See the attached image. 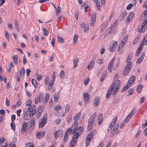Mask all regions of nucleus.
Here are the masks:
<instances>
[{"label":"nucleus","instance_id":"052dcab7","mask_svg":"<svg viewBox=\"0 0 147 147\" xmlns=\"http://www.w3.org/2000/svg\"><path fill=\"white\" fill-rule=\"evenodd\" d=\"M69 135L68 134H65V135L64 137V142H66L67 141V140L68 138Z\"/></svg>","mask_w":147,"mask_h":147},{"label":"nucleus","instance_id":"8fccbe9b","mask_svg":"<svg viewBox=\"0 0 147 147\" xmlns=\"http://www.w3.org/2000/svg\"><path fill=\"white\" fill-rule=\"evenodd\" d=\"M11 129L13 130H15L16 129L15 125L14 122H11L10 124Z\"/></svg>","mask_w":147,"mask_h":147},{"label":"nucleus","instance_id":"1a4fd4ad","mask_svg":"<svg viewBox=\"0 0 147 147\" xmlns=\"http://www.w3.org/2000/svg\"><path fill=\"white\" fill-rule=\"evenodd\" d=\"M28 128V123L26 122L23 123L21 129V131L22 133L25 132Z\"/></svg>","mask_w":147,"mask_h":147},{"label":"nucleus","instance_id":"c85d7f7f","mask_svg":"<svg viewBox=\"0 0 147 147\" xmlns=\"http://www.w3.org/2000/svg\"><path fill=\"white\" fill-rule=\"evenodd\" d=\"M130 70V69L129 68H128L127 67H125L123 72L124 75H127L129 72Z\"/></svg>","mask_w":147,"mask_h":147},{"label":"nucleus","instance_id":"393cba45","mask_svg":"<svg viewBox=\"0 0 147 147\" xmlns=\"http://www.w3.org/2000/svg\"><path fill=\"white\" fill-rule=\"evenodd\" d=\"M100 100L99 98L97 97L96 98L94 101V104L95 107L97 106L99 104Z\"/></svg>","mask_w":147,"mask_h":147},{"label":"nucleus","instance_id":"e433bc0d","mask_svg":"<svg viewBox=\"0 0 147 147\" xmlns=\"http://www.w3.org/2000/svg\"><path fill=\"white\" fill-rule=\"evenodd\" d=\"M128 37V36L127 35L125 36L122 39L121 43L125 45L127 40Z\"/></svg>","mask_w":147,"mask_h":147},{"label":"nucleus","instance_id":"774afa93","mask_svg":"<svg viewBox=\"0 0 147 147\" xmlns=\"http://www.w3.org/2000/svg\"><path fill=\"white\" fill-rule=\"evenodd\" d=\"M49 81V78L48 77H45V84L46 85L48 84Z\"/></svg>","mask_w":147,"mask_h":147},{"label":"nucleus","instance_id":"9b49d317","mask_svg":"<svg viewBox=\"0 0 147 147\" xmlns=\"http://www.w3.org/2000/svg\"><path fill=\"white\" fill-rule=\"evenodd\" d=\"M117 120V118L116 117L114 119H113L112 120V121L110 125V126L109 127L108 129V132H109V131L111 130V129L112 128V127L114 125V124L115 123L116 121Z\"/></svg>","mask_w":147,"mask_h":147},{"label":"nucleus","instance_id":"f257e3e1","mask_svg":"<svg viewBox=\"0 0 147 147\" xmlns=\"http://www.w3.org/2000/svg\"><path fill=\"white\" fill-rule=\"evenodd\" d=\"M120 84V81L119 80H116L115 82H114L111 85L108 90L106 96L107 98H108L110 97L112 92H113V95L116 94L119 90Z\"/></svg>","mask_w":147,"mask_h":147},{"label":"nucleus","instance_id":"a211bd4d","mask_svg":"<svg viewBox=\"0 0 147 147\" xmlns=\"http://www.w3.org/2000/svg\"><path fill=\"white\" fill-rule=\"evenodd\" d=\"M136 77L135 76H131L129 78L128 81V84L130 86L134 83Z\"/></svg>","mask_w":147,"mask_h":147},{"label":"nucleus","instance_id":"72a5a7b5","mask_svg":"<svg viewBox=\"0 0 147 147\" xmlns=\"http://www.w3.org/2000/svg\"><path fill=\"white\" fill-rule=\"evenodd\" d=\"M18 57L17 55H13V60L15 64H17L18 61Z\"/></svg>","mask_w":147,"mask_h":147},{"label":"nucleus","instance_id":"680f3d73","mask_svg":"<svg viewBox=\"0 0 147 147\" xmlns=\"http://www.w3.org/2000/svg\"><path fill=\"white\" fill-rule=\"evenodd\" d=\"M61 8L59 6H58L57 7V8H56V15H57L58 13H61Z\"/></svg>","mask_w":147,"mask_h":147},{"label":"nucleus","instance_id":"7c9ffc66","mask_svg":"<svg viewBox=\"0 0 147 147\" xmlns=\"http://www.w3.org/2000/svg\"><path fill=\"white\" fill-rule=\"evenodd\" d=\"M42 29L43 31L44 34L45 36H47L49 34V32L45 28L44 26H42Z\"/></svg>","mask_w":147,"mask_h":147},{"label":"nucleus","instance_id":"5701e85b","mask_svg":"<svg viewBox=\"0 0 147 147\" xmlns=\"http://www.w3.org/2000/svg\"><path fill=\"white\" fill-rule=\"evenodd\" d=\"M59 97V95L58 93H55L54 96V101L57 102L58 101Z\"/></svg>","mask_w":147,"mask_h":147},{"label":"nucleus","instance_id":"c9c22d12","mask_svg":"<svg viewBox=\"0 0 147 147\" xmlns=\"http://www.w3.org/2000/svg\"><path fill=\"white\" fill-rule=\"evenodd\" d=\"M127 15V13L126 12H123L121 15L120 17V19L121 20H123L125 18V16Z\"/></svg>","mask_w":147,"mask_h":147},{"label":"nucleus","instance_id":"3c124183","mask_svg":"<svg viewBox=\"0 0 147 147\" xmlns=\"http://www.w3.org/2000/svg\"><path fill=\"white\" fill-rule=\"evenodd\" d=\"M95 3L96 4V7L97 8V9L98 10H100V3H99V1H96V2H95Z\"/></svg>","mask_w":147,"mask_h":147},{"label":"nucleus","instance_id":"dca6fc26","mask_svg":"<svg viewBox=\"0 0 147 147\" xmlns=\"http://www.w3.org/2000/svg\"><path fill=\"white\" fill-rule=\"evenodd\" d=\"M147 15V9H146L141 14L140 18L141 20H144L146 17Z\"/></svg>","mask_w":147,"mask_h":147},{"label":"nucleus","instance_id":"2eb2a0df","mask_svg":"<svg viewBox=\"0 0 147 147\" xmlns=\"http://www.w3.org/2000/svg\"><path fill=\"white\" fill-rule=\"evenodd\" d=\"M77 142V139H74L72 138V140L70 143V147H74V146L76 144Z\"/></svg>","mask_w":147,"mask_h":147},{"label":"nucleus","instance_id":"0eeeda50","mask_svg":"<svg viewBox=\"0 0 147 147\" xmlns=\"http://www.w3.org/2000/svg\"><path fill=\"white\" fill-rule=\"evenodd\" d=\"M119 125L118 124H117L114 126L113 129H111L110 131H111L110 133V136L112 137L114 136L115 134L117 133V128L119 127Z\"/></svg>","mask_w":147,"mask_h":147},{"label":"nucleus","instance_id":"20e7f679","mask_svg":"<svg viewBox=\"0 0 147 147\" xmlns=\"http://www.w3.org/2000/svg\"><path fill=\"white\" fill-rule=\"evenodd\" d=\"M48 115L47 113H45L42 119L40 120L39 122V127L42 128L46 124V121L47 120Z\"/></svg>","mask_w":147,"mask_h":147},{"label":"nucleus","instance_id":"4d7b16f0","mask_svg":"<svg viewBox=\"0 0 147 147\" xmlns=\"http://www.w3.org/2000/svg\"><path fill=\"white\" fill-rule=\"evenodd\" d=\"M32 104V101L31 100H28L26 102V105L28 106H30Z\"/></svg>","mask_w":147,"mask_h":147},{"label":"nucleus","instance_id":"aec40b11","mask_svg":"<svg viewBox=\"0 0 147 147\" xmlns=\"http://www.w3.org/2000/svg\"><path fill=\"white\" fill-rule=\"evenodd\" d=\"M134 13H130L129 15L127 20V21L128 23H129L131 20L132 19L134 16Z\"/></svg>","mask_w":147,"mask_h":147},{"label":"nucleus","instance_id":"603ef678","mask_svg":"<svg viewBox=\"0 0 147 147\" xmlns=\"http://www.w3.org/2000/svg\"><path fill=\"white\" fill-rule=\"evenodd\" d=\"M73 131V129L71 128H68L67 130L65 132V134H68V135L70 134V133H72V131Z\"/></svg>","mask_w":147,"mask_h":147},{"label":"nucleus","instance_id":"f8f14e48","mask_svg":"<svg viewBox=\"0 0 147 147\" xmlns=\"http://www.w3.org/2000/svg\"><path fill=\"white\" fill-rule=\"evenodd\" d=\"M83 96L84 101L85 102V104H86L88 102L90 98V95L87 93H83Z\"/></svg>","mask_w":147,"mask_h":147},{"label":"nucleus","instance_id":"ea45409f","mask_svg":"<svg viewBox=\"0 0 147 147\" xmlns=\"http://www.w3.org/2000/svg\"><path fill=\"white\" fill-rule=\"evenodd\" d=\"M57 39L59 43H60L64 42H65L64 39L62 37H58Z\"/></svg>","mask_w":147,"mask_h":147},{"label":"nucleus","instance_id":"a19ab883","mask_svg":"<svg viewBox=\"0 0 147 147\" xmlns=\"http://www.w3.org/2000/svg\"><path fill=\"white\" fill-rule=\"evenodd\" d=\"M78 58L76 57L75 59L74 60V67H76L78 65H77V64L78 63Z\"/></svg>","mask_w":147,"mask_h":147},{"label":"nucleus","instance_id":"cd10ccee","mask_svg":"<svg viewBox=\"0 0 147 147\" xmlns=\"http://www.w3.org/2000/svg\"><path fill=\"white\" fill-rule=\"evenodd\" d=\"M36 107L35 106H31L29 107L28 109H25L26 110H28V112L30 111H32L34 110H36Z\"/></svg>","mask_w":147,"mask_h":147},{"label":"nucleus","instance_id":"37998d69","mask_svg":"<svg viewBox=\"0 0 147 147\" xmlns=\"http://www.w3.org/2000/svg\"><path fill=\"white\" fill-rule=\"evenodd\" d=\"M78 36L77 34H75L74 35L73 38V41L74 43H76L78 40Z\"/></svg>","mask_w":147,"mask_h":147},{"label":"nucleus","instance_id":"f704fd0d","mask_svg":"<svg viewBox=\"0 0 147 147\" xmlns=\"http://www.w3.org/2000/svg\"><path fill=\"white\" fill-rule=\"evenodd\" d=\"M81 113H79L77 114L74 117V119L75 121H77L79 119V117H80Z\"/></svg>","mask_w":147,"mask_h":147},{"label":"nucleus","instance_id":"79ce46f5","mask_svg":"<svg viewBox=\"0 0 147 147\" xmlns=\"http://www.w3.org/2000/svg\"><path fill=\"white\" fill-rule=\"evenodd\" d=\"M32 82L35 88L37 87V83L36 81L35 80L33 79H32Z\"/></svg>","mask_w":147,"mask_h":147},{"label":"nucleus","instance_id":"bb28decb","mask_svg":"<svg viewBox=\"0 0 147 147\" xmlns=\"http://www.w3.org/2000/svg\"><path fill=\"white\" fill-rule=\"evenodd\" d=\"M107 71H105L102 73V77L100 79L101 82L103 81L105 79V78H106V77L107 76Z\"/></svg>","mask_w":147,"mask_h":147},{"label":"nucleus","instance_id":"7ed1b4c3","mask_svg":"<svg viewBox=\"0 0 147 147\" xmlns=\"http://www.w3.org/2000/svg\"><path fill=\"white\" fill-rule=\"evenodd\" d=\"M95 115L94 114L90 117L88 121V130H91L92 128L94 125V120Z\"/></svg>","mask_w":147,"mask_h":147},{"label":"nucleus","instance_id":"864d4df0","mask_svg":"<svg viewBox=\"0 0 147 147\" xmlns=\"http://www.w3.org/2000/svg\"><path fill=\"white\" fill-rule=\"evenodd\" d=\"M127 63L126 66V67H127L128 68H129L131 69L132 65V63L131 62H127Z\"/></svg>","mask_w":147,"mask_h":147},{"label":"nucleus","instance_id":"c03bdc74","mask_svg":"<svg viewBox=\"0 0 147 147\" xmlns=\"http://www.w3.org/2000/svg\"><path fill=\"white\" fill-rule=\"evenodd\" d=\"M65 73L63 70H61L59 76L61 78L63 79L65 76Z\"/></svg>","mask_w":147,"mask_h":147},{"label":"nucleus","instance_id":"bf43d9fd","mask_svg":"<svg viewBox=\"0 0 147 147\" xmlns=\"http://www.w3.org/2000/svg\"><path fill=\"white\" fill-rule=\"evenodd\" d=\"M9 145V147H16L15 143L13 142L10 143Z\"/></svg>","mask_w":147,"mask_h":147},{"label":"nucleus","instance_id":"a878e982","mask_svg":"<svg viewBox=\"0 0 147 147\" xmlns=\"http://www.w3.org/2000/svg\"><path fill=\"white\" fill-rule=\"evenodd\" d=\"M43 100V98L39 96H37L35 98V102L36 104L38 103L39 102H41Z\"/></svg>","mask_w":147,"mask_h":147},{"label":"nucleus","instance_id":"13d9d810","mask_svg":"<svg viewBox=\"0 0 147 147\" xmlns=\"http://www.w3.org/2000/svg\"><path fill=\"white\" fill-rule=\"evenodd\" d=\"M90 79L89 78H86L84 81V84L85 86L87 85L89 82Z\"/></svg>","mask_w":147,"mask_h":147},{"label":"nucleus","instance_id":"412c9836","mask_svg":"<svg viewBox=\"0 0 147 147\" xmlns=\"http://www.w3.org/2000/svg\"><path fill=\"white\" fill-rule=\"evenodd\" d=\"M35 125V121L34 119H32L31 120L30 124V129L32 130L34 128Z\"/></svg>","mask_w":147,"mask_h":147},{"label":"nucleus","instance_id":"de8ad7c7","mask_svg":"<svg viewBox=\"0 0 147 147\" xmlns=\"http://www.w3.org/2000/svg\"><path fill=\"white\" fill-rule=\"evenodd\" d=\"M61 105H57L54 107V109L57 111H58L61 110Z\"/></svg>","mask_w":147,"mask_h":147},{"label":"nucleus","instance_id":"4be33fe9","mask_svg":"<svg viewBox=\"0 0 147 147\" xmlns=\"http://www.w3.org/2000/svg\"><path fill=\"white\" fill-rule=\"evenodd\" d=\"M62 131L61 130H58L57 131L55 134V137L56 139L57 138L62 134Z\"/></svg>","mask_w":147,"mask_h":147},{"label":"nucleus","instance_id":"6e6d98bb","mask_svg":"<svg viewBox=\"0 0 147 147\" xmlns=\"http://www.w3.org/2000/svg\"><path fill=\"white\" fill-rule=\"evenodd\" d=\"M19 74H21L22 76H24L25 74V70L24 68H22V69L20 70L19 72H18Z\"/></svg>","mask_w":147,"mask_h":147},{"label":"nucleus","instance_id":"423d86ee","mask_svg":"<svg viewBox=\"0 0 147 147\" xmlns=\"http://www.w3.org/2000/svg\"><path fill=\"white\" fill-rule=\"evenodd\" d=\"M118 42L117 41H113L110 43L109 50L111 52H113L116 49V48Z\"/></svg>","mask_w":147,"mask_h":147},{"label":"nucleus","instance_id":"09e8293b","mask_svg":"<svg viewBox=\"0 0 147 147\" xmlns=\"http://www.w3.org/2000/svg\"><path fill=\"white\" fill-rule=\"evenodd\" d=\"M132 58V55L131 54H129L126 60L127 62H131L130 61Z\"/></svg>","mask_w":147,"mask_h":147},{"label":"nucleus","instance_id":"ddd939ff","mask_svg":"<svg viewBox=\"0 0 147 147\" xmlns=\"http://www.w3.org/2000/svg\"><path fill=\"white\" fill-rule=\"evenodd\" d=\"M96 20V14L95 13L92 15L91 19L90 22V24L93 26L95 24Z\"/></svg>","mask_w":147,"mask_h":147},{"label":"nucleus","instance_id":"6e6552de","mask_svg":"<svg viewBox=\"0 0 147 147\" xmlns=\"http://www.w3.org/2000/svg\"><path fill=\"white\" fill-rule=\"evenodd\" d=\"M45 133L44 131H38L36 133V138L38 139L41 138L45 136Z\"/></svg>","mask_w":147,"mask_h":147},{"label":"nucleus","instance_id":"e2e57ef3","mask_svg":"<svg viewBox=\"0 0 147 147\" xmlns=\"http://www.w3.org/2000/svg\"><path fill=\"white\" fill-rule=\"evenodd\" d=\"M92 133H90L87 136L86 139L91 140L92 136Z\"/></svg>","mask_w":147,"mask_h":147},{"label":"nucleus","instance_id":"338daca9","mask_svg":"<svg viewBox=\"0 0 147 147\" xmlns=\"http://www.w3.org/2000/svg\"><path fill=\"white\" fill-rule=\"evenodd\" d=\"M133 5L132 4H130L128 5L126 7V9L128 10L130 9L131 7H133Z\"/></svg>","mask_w":147,"mask_h":147},{"label":"nucleus","instance_id":"49530a36","mask_svg":"<svg viewBox=\"0 0 147 147\" xmlns=\"http://www.w3.org/2000/svg\"><path fill=\"white\" fill-rule=\"evenodd\" d=\"M130 86L128 84H127L121 90L122 92H123L126 90L129 87H130Z\"/></svg>","mask_w":147,"mask_h":147},{"label":"nucleus","instance_id":"4c0bfd02","mask_svg":"<svg viewBox=\"0 0 147 147\" xmlns=\"http://www.w3.org/2000/svg\"><path fill=\"white\" fill-rule=\"evenodd\" d=\"M142 47L141 46H140L139 47L138 49H137V51L136 53V56H138L139 55L141 50H142Z\"/></svg>","mask_w":147,"mask_h":147},{"label":"nucleus","instance_id":"9d476101","mask_svg":"<svg viewBox=\"0 0 147 147\" xmlns=\"http://www.w3.org/2000/svg\"><path fill=\"white\" fill-rule=\"evenodd\" d=\"M115 57H114L111 60L109 65L108 69V70L109 72H111V71L113 67V64L115 61Z\"/></svg>","mask_w":147,"mask_h":147},{"label":"nucleus","instance_id":"f3484780","mask_svg":"<svg viewBox=\"0 0 147 147\" xmlns=\"http://www.w3.org/2000/svg\"><path fill=\"white\" fill-rule=\"evenodd\" d=\"M94 63L95 62L94 61V60H91L87 67V68L89 70H90L91 69L94 65Z\"/></svg>","mask_w":147,"mask_h":147},{"label":"nucleus","instance_id":"69168bd1","mask_svg":"<svg viewBox=\"0 0 147 147\" xmlns=\"http://www.w3.org/2000/svg\"><path fill=\"white\" fill-rule=\"evenodd\" d=\"M43 110V107L42 106H40L38 108V112H40L42 113Z\"/></svg>","mask_w":147,"mask_h":147},{"label":"nucleus","instance_id":"39448f33","mask_svg":"<svg viewBox=\"0 0 147 147\" xmlns=\"http://www.w3.org/2000/svg\"><path fill=\"white\" fill-rule=\"evenodd\" d=\"M147 26V18L144 21L142 25L140 26L138 28V31L139 32H144L146 29Z\"/></svg>","mask_w":147,"mask_h":147},{"label":"nucleus","instance_id":"4468645a","mask_svg":"<svg viewBox=\"0 0 147 147\" xmlns=\"http://www.w3.org/2000/svg\"><path fill=\"white\" fill-rule=\"evenodd\" d=\"M29 112L28 110L24 109V119L25 120H29L30 119L29 118Z\"/></svg>","mask_w":147,"mask_h":147},{"label":"nucleus","instance_id":"473e14b6","mask_svg":"<svg viewBox=\"0 0 147 147\" xmlns=\"http://www.w3.org/2000/svg\"><path fill=\"white\" fill-rule=\"evenodd\" d=\"M36 110H34L32 111L29 112V115L30 118H31L34 116L36 113Z\"/></svg>","mask_w":147,"mask_h":147},{"label":"nucleus","instance_id":"c756f323","mask_svg":"<svg viewBox=\"0 0 147 147\" xmlns=\"http://www.w3.org/2000/svg\"><path fill=\"white\" fill-rule=\"evenodd\" d=\"M78 123L77 121H75L74 123L73 124L72 126L71 127V129H73L76 128V129H78L79 128V127L78 128Z\"/></svg>","mask_w":147,"mask_h":147},{"label":"nucleus","instance_id":"0e129e2a","mask_svg":"<svg viewBox=\"0 0 147 147\" xmlns=\"http://www.w3.org/2000/svg\"><path fill=\"white\" fill-rule=\"evenodd\" d=\"M147 44V40L146 39H144L142 40L141 45H146Z\"/></svg>","mask_w":147,"mask_h":147},{"label":"nucleus","instance_id":"a18cd8bd","mask_svg":"<svg viewBox=\"0 0 147 147\" xmlns=\"http://www.w3.org/2000/svg\"><path fill=\"white\" fill-rule=\"evenodd\" d=\"M70 109V107L69 105V104H67L65 107V113H67L69 110Z\"/></svg>","mask_w":147,"mask_h":147},{"label":"nucleus","instance_id":"58836bf2","mask_svg":"<svg viewBox=\"0 0 147 147\" xmlns=\"http://www.w3.org/2000/svg\"><path fill=\"white\" fill-rule=\"evenodd\" d=\"M143 88L142 85H139L137 88V91L138 93H139L141 92Z\"/></svg>","mask_w":147,"mask_h":147},{"label":"nucleus","instance_id":"b1692460","mask_svg":"<svg viewBox=\"0 0 147 147\" xmlns=\"http://www.w3.org/2000/svg\"><path fill=\"white\" fill-rule=\"evenodd\" d=\"M103 117L102 116V114H99L98 117V124H101L102 123V121L103 120Z\"/></svg>","mask_w":147,"mask_h":147},{"label":"nucleus","instance_id":"2f4dec72","mask_svg":"<svg viewBox=\"0 0 147 147\" xmlns=\"http://www.w3.org/2000/svg\"><path fill=\"white\" fill-rule=\"evenodd\" d=\"M15 27L16 29L18 32H20L19 26L18 25V23L17 20L15 21Z\"/></svg>","mask_w":147,"mask_h":147},{"label":"nucleus","instance_id":"5fc2aeb1","mask_svg":"<svg viewBox=\"0 0 147 147\" xmlns=\"http://www.w3.org/2000/svg\"><path fill=\"white\" fill-rule=\"evenodd\" d=\"M125 45L124 44L122 43H121L119 46V48L118 49V51H121V49L123 47L124 45Z\"/></svg>","mask_w":147,"mask_h":147},{"label":"nucleus","instance_id":"6ab92c4d","mask_svg":"<svg viewBox=\"0 0 147 147\" xmlns=\"http://www.w3.org/2000/svg\"><path fill=\"white\" fill-rule=\"evenodd\" d=\"M145 53L144 52L142 54L141 57L140 58H138L137 60V63H141L143 60V59L145 56Z\"/></svg>","mask_w":147,"mask_h":147},{"label":"nucleus","instance_id":"f03ea898","mask_svg":"<svg viewBox=\"0 0 147 147\" xmlns=\"http://www.w3.org/2000/svg\"><path fill=\"white\" fill-rule=\"evenodd\" d=\"M83 129L84 128L82 126H80L78 129H73L72 133H71L72 134H73V138L78 140L82 132L83 131Z\"/></svg>","mask_w":147,"mask_h":147}]
</instances>
